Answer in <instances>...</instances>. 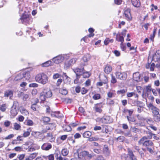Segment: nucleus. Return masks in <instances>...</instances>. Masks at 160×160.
<instances>
[{
	"instance_id": "1",
	"label": "nucleus",
	"mask_w": 160,
	"mask_h": 160,
	"mask_svg": "<svg viewBox=\"0 0 160 160\" xmlns=\"http://www.w3.org/2000/svg\"><path fill=\"white\" fill-rule=\"evenodd\" d=\"M36 81L39 83L45 84L48 82V77L44 73L38 74L35 77Z\"/></svg>"
},
{
	"instance_id": "2",
	"label": "nucleus",
	"mask_w": 160,
	"mask_h": 160,
	"mask_svg": "<svg viewBox=\"0 0 160 160\" xmlns=\"http://www.w3.org/2000/svg\"><path fill=\"white\" fill-rule=\"evenodd\" d=\"M20 19L22 23L26 25L30 24V22H32V19L30 18V15L27 13L26 11H24V12L21 15Z\"/></svg>"
},
{
	"instance_id": "3",
	"label": "nucleus",
	"mask_w": 160,
	"mask_h": 160,
	"mask_svg": "<svg viewBox=\"0 0 160 160\" xmlns=\"http://www.w3.org/2000/svg\"><path fill=\"white\" fill-rule=\"evenodd\" d=\"M52 96V93L51 91L45 90L40 93L39 98L42 101H44L46 98H50Z\"/></svg>"
},
{
	"instance_id": "4",
	"label": "nucleus",
	"mask_w": 160,
	"mask_h": 160,
	"mask_svg": "<svg viewBox=\"0 0 160 160\" xmlns=\"http://www.w3.org/2000/svg\"><path fill=\"white\" fill-rule=\"evenodd\" d=\"M93 155L92 153H90L89 152L83 151L80 153V156L79 157V160H86L85 158L89 159L91 158Z\"/></svg>"
},
{
	"instance_id": "5",
	"label": "nucleus",
	"mask_w": 160,
	"mask_h": 160,
	"mask_svg": "<svg viewBox=\"0 0 160 160\" xmlns=\"http://www.w3.org/2000/svg\"><path fill=\"white\" fill-rule=\"evenodd\" d=\"M145 88L146 91V92L145 93L144 92L142 94V96L143 98L146 99L149 95H151V92L152 90V85L151 84H149L147 86H145Z\"/></svg>"
},
{
	"instance_id": "6",
	"label": "nucleus",
	"mask_w": 160,
	"mask_h": 160,
	"mask_svg": "<svg viewBox=\"0 0 160 160\" xmlns=\"http://www.w3.org/2000/svg\"><path fill=\"white\" fill-rule=\"evenodd\" d=\"M97 121L103 123H108L112 122V119L109 116H105L101 118H97Z\"/></svg>"
},
{
	"instance_id": "7",
	"label": "nucleus",
	"mask_w": 160,
	"mask_h": 160,
	"mask_svg": "<svg viewBox=\"0 0 160 160\" xmlns=\"http://www.w3.org/2000/svg\"><path fill=\"white\" fill-rule=\"evenodd\" d=\"M148 106V108L152 111V113L154 115H157L159 114V109L152 103H149Z\"/></svg>"
},
{
	"instance_id": "8",
	"label": "nucleus",
	"mask_w": 160,
	"mask_h": 160,
	"mask_svg": "<svg viewBox=\"0 0 160 160\" xmlns=\"http://www.w3.org/2000/svg\"><path fill=\"white\" fill-rule=\"evenodd\" d=\"M56 126V125L55 123H49L46 127V130H43L42 131V132L44 133L47 132V130H55Z\"/></svg>"
},
{
	"instance_id": "9",
	"label": "nucleus",
	"mask_w": 160,
	"mask_h": 160,
	"mask_svg": "<svg viewBox=\"0 0 160 160\" xmlns=\"http://www.w3.org/2000/svg\"><path fill=\"white\" fill-rule=\"evenodd\" d=\"M64 59V57L62 55H59L54 58L52 60L56 64L62 62Z\"/></svg>"
},
{
	"instance_id": "10",
	"label": "nucleus",
	"mask_w": 160,
	"mask_h": 160,
	"mask_svg": "<svg viewBox=\"0 0 160 160\" xmlns=\"http://www.w3.org/2000/svg\"><path fill=\"white\" fill-rule=\"evenodd\" d=\"M115 75L117 78L121 80H125L127 78V74L124 72H117L115 73Z\"/></svg>"
},
{
	"instance_id": "11",
	"label": "nucleus",
	"mask_w": 160,
	"mask_h": 160,
	"mask_svg": "<svg viewBox=\"0 0 160 160\" xmlns=\"http://www.w3.org/2000/svg\"><path fill=\"white\" fill-rule=\"evenodd\" d=\"M90 59V57L88 55H84L83 57L82 60H81V63L80 65L81 66H85L87 65V62Z\"/></svg>"
},
{
	"instance_id": "12",
	"label": "nucleus",
	"mask_w": 160,
	"mask_h": 160,
	"mask_svg": "<svg viewBox=\"0 0 160 160\" xmlns=\"http://www.w3.org/2000/svg\"><path fill=\"white\" fill-rule=\"evenodd\" d=\"M133 78L134 80L137 82L140 81L142 79L141 76L138 72L133 73Z\"/></svg>"
},
{
	"instance_id": "13",
	"label": "nucleus",
	"mask_w": 160,
	"mask_h": 160,
	"mask_svg": "<svg viewBox=\"0 0 160 160\" xmlns=\"http://www.w3.org/2000/svg\"><path fill=\"white\" fill-rule=\"evenodd\" d=\"M103 108V104L102 103H97L95 105L94 109L97 112L101 113L102 111V108Z\"/></svg>"
},
{
	"instance_id": "14",
	"label": "nucleus",
	"mask_w": 160,
	"mask_h": 160,
	"mask_svg": "<svg viewBox=\"0 0 160 160\" xmlns=\"http://www.w3.org/2000/svg\"><path fill=\"white\" fill-rule=\"evenodd\" d=\"M72 70L76 73L77 76L79 77L82 74L83 72L84 71L83 68L81 69L78 68H76L72 69Z\"/></svg>"
},
{
	"instance_id": "15",
	"label": "nucleus",
	"mask_w": 160,
	"mask_h": 160,
	"mask_svg": "<svg viewBox=\"0 0 160 160\" xmlns=\"http://www.w3.org/2000/svg\"><path fill=\"white\" fill-rule=\"evenodd\" d=\"M152 60L155 62L160 61V50L157 51L153 55Z\"/></svg>"
},
{
	"instance_id": "16",
	"label": "nucleus",
	"mask_w": 160,
	"mask_h": 160,
	"mask_svg": "<svg viewBox=\"0 0 160 160\" xmlns=\"http://www.w3.org/2000/svg\"><path fill=\"white\" fill-rule=\"evenodd\" d=\"M52 147V146L50 143H45L42 145L41 148L43 150L47 151L51 148Z\"/></svg>"
},
{
	"instance_id": "17",
	"label": "nucleus",
	"mask_w": 160,
	"mask_h": 160,
	"mask_svg": "<svg viewBox=\"0 0 160 160\" xmlns=\"http://www.w3.org/2000/svg\"><path fill=\"white\" fill-rule=\"evenodd\" d=\"M10 113L12 116H15L18 114V111L16 106L13 105L11 108Z\"/></svg>"
},
{
	"instance_id": "18",
	"label": "nucleus",
	"mask_w": 160,
	"mask_h": 160,
	"mask_svg": "<svg viewBox=\"0 0 160 160\" xmlns=\"http://www.w3.org/2000/svg\"><path fill=\"white\" fill-rule=\"evenodd\" d=\"M22 79H23V80H24L23 73L21 72L16 76L14 78V80L18 81Z\"/></svg>"
},
{
	"instance_id": "19",
	"label": "nucleus",
	"mask_w": 160,
	"mask_h": 160,
	"mask_svg": "<svg viewBox=\"0 0 160 160\" xmlns=\"http://www.w3.org/2000/svg\"><path fill=\"white\" fill-rule=\"evenodd\" d=\"M112 70V67L108 64L106 65L104 69V71L105 73L108 74L109 73L111 72Z\"/></svg>"
},
{
	"instance_id": "20",
	"label": "nucleus",
	"mask_w": 160,
	"mask_h": 160,
	"mask_svg": "<svg viewBox=\"0 0 160 160\" xmlns=\"http://www.w3.org/2000/svg\"><path fill=\"white\" fill-rule=\"evenodd\" d=\"M21 113L24 115H27L29 114L28 112L23 107H20L19 108Z\"/></svg>"
},
{
	"instance_id": "21",
	"label": "nucleus",
	"mask_w": 160,
	"mask_h": 160,
	"mask_svg": "<svg viewBox=\"0 0 160 160\" xmlns=\"http://www.w3.org/2000/svg\"><path fill=\"white\" fill-rule=\"evenodd\" d=\"M133 5L136 7H139L140 5V2L139 0H131Z\"/></svg>"
},
{
	"instance_id": "22",
	"label": "nucleus",
	"mask_w": 160,
	"mask_h": 160,
	"mask_svg": "<svg viewBox=\"0 0 160 160\" xmlns=\"http://www.w3.org/2000/svg\"><path fill=\"white\" fill-rule=\"evenodd\" d=\"M148 139L146 138V136H143L138 141V143L139 145L142 144L143 146Z\"/></svg>"
},
{
	"instance_id": "23",
	"label": "nucleus",
	"mask_w": 160,
	"mask_h": 160,
	"mask_svg": "<svg viewBox=\"0 0 160 160\" xmlns=\"http://www.w3.org/2000/svg\"><path fill=\"white\" fill-rule=\"evenodd\" d=\"M116 95L115 91L114 90H110L107 93V95L108 97L111 98L115 96Z\"/></svg>"
},
{
	"instance_id": "24",
	"label": "nucleus",
	"mask_w": 160,
	"mask_h": 160,
	"mask_svg": "<svg viewBox=\"0 0 160 160\" xmlns=\"http://www.w3.org/2000/svg\"><path fill=\"white\" fill-rule=\"evenodd\" d=\"M23 73V79L25 80H28L30 78L31 76L30 72L29 71L27 72H22Z\"/></svg>"
},
{
	"instance_id": "25",
	"label": "nucleus",
	"mask_w": 160,
	"mask_h": 160,
	"mask_svg": "<svg viewBox=\"0 0 160 160\" xmlns=\"http://www.w3.org/2000/svg\"><path fill=\"white\" fill-rule=\"evenodd\" d=\"M124 13L128 19L131 20L132 19V17L130 11H125Z\"/></svg>"
},
{
	"instance_id": "26",
	"label": "nucleus",
	"mask_w": 160,
	"mask_h": 160,
	"mask_svg": "<svg viewBox=\"0 0 160 160\" xmlns=\"http://www.w3.org/2000/svg\"><path fill=\"white\" fill-rule=\"evenodd\" d=\"M153 145V144L152 141L147 140L143 146L147 147H149L152 146Z\"/></svg>"
},
{
	"instance_id": "27",
	"label": "nucleus",
	"mask_w": 160,
	"mask_h": 160,
	"mask_svg": "<svg viewBox=\"0 0 160 160\" xmlns=\"http://www.w3.org/2000/svg\"><path fill=\"white\" fill-rule=\"evenodd\" d=\"M146 134L148 135L147 136H146V138L148 139H152V136H155V134H153L152 132L151 131L149 130L146 131Z\"/></svg>"
},
{
	"instance_id": "28",
	"label": "nucleus",
	"mask_w": 160,
	"mask_h": 160,
	"mask_svg": "<svg viewBox=\"0 0 160 160\" xmlns=\"http://www.w3.org/2000/svg\"><path fill=\"white\" fill-rule=\"evenodd\" d=\"M116 40L118 41L121 42L122 43L124 41V38L123 36H121L120 34H118L116 35Z\"/></svg>"
},
{
	"instance_id": "29",
	"label": "nucleus",
	"mask_w": 160,
	"mask_h": 160,
	"mask_svg": "<svg viewBox=\"0 0 160 160\" xmlns=\"http://www.w3.org/2000/svg\"><path fill=\"white\" fill-rule=\"evenodd\" d=\"M108 82V80L107 78L104 77V79L101 82H98L97 83V86H102V85L103 84H105L106 83H107Z\"/></svg>"
},
{
	"instance_id": "30",
	"label": "nucleus",
	"mask_w": 160,
	"mask_h": 160,
	"mask_svg": "<svg viewBox=\"0 0 160 160\" xmlns=\"http://www.w3.org/2000/svg\"><path fill=\"white\" fill-rule=\"evenodd\" d=\"M13 92L11 90H8L6 91L4 93V96L5 97H9L10 98L12 96Z\"/></svg>"
},
{
	"instance_id": "31",
	"label": "nucleus",
	"mask_w": 160,
	"mask_h": 160,
	"mask_svg": "<svg viewBox=\"0 0 160 160\" xmlns=\"http://www.w3.org/2000/svg\"><path fill=\"white\" fill-rule=\"evenodd\" d=\"M31 131V129L29 128L27 129V131L24 132L23 134V136L24 137H26L30 135V132Z\"/></svg>"
},
{
	"instance_id": "32",
	"label": "nucleus",
	"mask_w": 160,
	"mask_h": 160,
	"mask_svg": "<svg viewBox=\"0 0 160 160\" xmlns=\"http://www.w3.org/2000/svg\"><path fill=\"white\" fill-rule=\"evenodd\" d=\"M113 42L112 39H110L109 38H106L104 41V44L105 45H108L109 43H112Z\"/></svg>"
},
{
	"instance_id": "33",
	"label": "nucleus",
	"mask_w": 160,
	"mask_h": 160,
	"mask_svg": "<svg viewBox=\"0 0 160 160\" xmlns=\"http://www.w3.org/2000/svg\"><path fill=\"white\" fill-rule=\"evenodd\" d=\"M92 135V133L89 131H87L84 132L83 134V136L84 138H88Z\"/></svg>"
},
{
	"instance_id": "34",
	"label": "nucleus",
	"mask_w": 160,
	"mask_h": 160,
	"mask_svg": "<svg viewBox=\"0 0 160 160\" xmlns=\"http://www.w3.org/2000/svg\"><path fill=\"white\" fill-rule=\"evenodd\" d=\"M24 123L27 125L30 126H32L34 123L30 119L26 120Z\"/></svg>"
},
{
	"instance_id": "35",
	"label": "nucleus",
	"mask_w": 160,
	"mask_h": 160,
	"mask_svg": "<svg viewBox=\"0 0 160 160\" xmlns=\"http://www.w3.org/2000/svg\"><path fill=\"white\" fill-rule=\"evenodd\" d=\"M41 134V133L39 132L32 131V135L35 138H38Z\"/></svg>"
},
{
	"instance_id": "36",
	"label": "nucleus",
	"mask_w": 160,
	"mask_h": 160,
	"mask_svg": "<svg viewBox=\"0 0 160 160\" xmlns=\"http://www.w3.org/2000/svg\"><path fill=\"white\" fill-rule=\"evenodd\" d=\"M42 157L46 159H48L49 160H54V157L53 154H50L47 156H43Z\"/></svg>"
},
{
	"instance_id": "37",
	"label": "nucleus",
	"mask_w": 160,
	"mask_h": 160,
	"mask_svg": "<svg viewBox=\"0 0 160 160\" xmlns=\"http://www.w3.org/2000/svg\"><path fill=\"white\" fill-rule=\"evenodd\" d=\"M59 92L62 94L63 95H66L68 93L67 90L65 89L61 88L59 90Z\"/></svg>"
},
{
	"instance_id": "38",
	"label": "nucleus",
	"mask_w": 160,
	"mask_h": 160,
	"mask_svg": "<svg viewBox=\"0 0 160 160\" xmlns=\"http://www.w3.org/2000/svg\"><path fill=\"white\" fill-rule=\"evenodd\" d=\"M31 108L34 111H36L38 110V107L36 103L32 104L31 107Z\"/></svg>"
},
{
	"instance_id": "39",
	"label": "nucleus",
	"mask_w": 160,
	"mask_h": 160,
	"mask_svg": "<svg viewBox=\"0 0 160 160\" xmlns=\"http://www.w3.org/2000/svg\"><path fill=\"white\" fill-rule=\"evenodd\" d=\"M52 64V62L50 61H47L42 64V66L44 67H48L51 65Z\"/></svg>"
},
{
	"instance_id": "40",
	"label": "nucleus",
	"mask_w": 160,
	"mask_h": 160,
	"mask_svg": "<svg viewBox=\"0 0 160 160\" xmlns=\"http://www.w3.org/2000/svg\"><path fill=\"white\" fill-rule=\"evenodd\" d=\"M94 34L93 33V32L90 33V34H89V35L85 36L83 38H82L81 39V40H83L85 42H86L87 41L86 40V38H88V37H93L94 36Z\"/></svg>"
},
{
	"instance_id": "41",
	"label": "nucleus",
	"mask_w": 160,
	"mask_h": 160,
	"mask_svg": "<svg viewBox=\"0 0 160 160\" xmlns=\"http://www.w3.org/2000/svg\"><path fill=\"white\" fill-rule=\"evenodd\" d=\"M83 77L84 78H88L89 77L90 75V73L88 72H83L82 73Z\"/></svg>"
},
{
	"instance_id": "42",
	"label": "nucleus",
	"mask_w": 160,
	"mask_h": 160,
	"mask_svg": "<svg viewBox=\"0 0 160 160\" xmlns=\"http://www.w3.org/2000/svg\"><path fill=\"white\" fill-rule=\"evenodd\" d=\"M38 155V153H33L30 155L28 158L30 160H32L35 158Z\"/></svg>"
},
{
	"instance_id": "43",
	"label": "nucleus",
	"mask_w": 160,
	"mask_h": 160,
	"mask_svg": "<svg viewBox=\"0 0 160 160\" xmlns=\"http://www.w3.org/2000/svg\"><path fill=\"white\" fill-rule=\"evenodd\" d=\"M6 108V105L5 104H3L1 105H0V110L2 112L5 111Z\"/></svg>"
},
{
	"instance_id": "44",
	"label": "nucleus",
	"mask_w": 160,
	"mask_h": 160,
	"mask_svg": "<svg viewBox=\"0 0 160 160\" xmlns=\"http://www.w3.org/2000/svg\"><path fill=\"white\" fill-rule=\"evenodd\" d=\"M156 31H157V28H154L153 30V34L152 35H150V39L152 41L153 40L154 38V37L155 36Z\"/></svg>"
},
{
	"instance_id": "45",
	"label": "nucleus",
	"mask_w": 160,
	"mask_h": 160,
	"mask_svg": "<svg viewBox=\"0 0 160 160\" xmlns=\"http://www.w3.org/2000/svg\"><path fill=\"white\" fill-rule=\"evenodd\" d=\"M68 153V150L66 149H64L62 151V154L63 156H67Z\"/></svg>"
},
{
	"instance_id": "46",
	"label": "nucleus",
	"mask_w": 160,
	"mask_h": 160,
	"mask_svg": "<svg viewBox=\"0 0 160 160\" xmlns=\"http://www.w3.org/2000/svg\"><path fill=\"white\" fill-rule=\"evenodd\" d=\"M42 120L45 123H47L50 121L49 118L46 117H44L42 118Z\"/></svg>"
},
{
	"instance_id": "47",
	"label": "nucleus",
	"mask_w": 160,
	"mask_h": 160,
	"mask_svg": "<svg viewBox=\"0 0 160 160\" xmlns=\"http://www.w3.org/2000/svg\"><path fill=\"white\" fill-rule=\"evenodd\" d=\"M100 95L98 93L95 94L92 97V98L94 100H98L100 98Z\"/></svg>"
},
{
	"instance_id": "48",
	"label": "nucleus",
	"mask_w": 160,
	"mask_h": 160,
	"mask_svg": "<svg viewBox=\"0 0 160 160\" xmlns=\"http://www.w3.org/2000/svg\"><path fill=\"white\" fill-rule=\"evenodd\" d=\"M77 59L76 58H73L70 59L69 61V65L74 64L76 61Z\"/></svg>"
},
{
	"instance_id": "49",
	"label": "nucleus",
	"mask_w": 160,
	"mask_h": 160,
	"mask_svg": "<svg viewBox=\"0 0 160 160\" xmlns=\"http://www.w3.org/2000/svg\"><path fill=\"white\" fill-rule=\"evenodd\" d=\"M154 119L156 122H160V114L159 116L155 115L154 117Z\"/></svg>"
},
{
	"instance_id": "50",
	"label": "nucleus",
	"mask_w": 160,
	"mask_h": 160,
	"mask_svg": "<svg viewBox=\"0 0 160 160\" xmlns=\"http://www.w3.org/2000/svg\"><path fill=\"white\" fill-rule=\"evenodd\" d=\"M61 77V75L58 73L54 74L53 76V78L54 79H57Z\"/></svg>"
},
{
	"instance_id": "51",
	"label": "nucleus",
	"mask_w": 160,
	"mask_h": 160,
	"mask_svg": "<svg viewBox=\"0 0 160 160\" xmlns=\"http://www.w3.org/2000/svg\"><path fill=\"white\" fill-rule=\"evenodd\" d=\"M104 153L107 156H109L110 154V151L108 150V147H104Z\"/></svg>"
},
{
	"instance_id": "52",
	"label": "nucleus",
	"mask_w": 160,
	"mask_h": 160,
	"mask_svg": "<svg viewBox=\"0 0 160 160\" xmlns=\"http://www.w3.org/2000/svg\"><path fill=\"white\" fill-rule=\"evenodd\" d=\"M125 139V137L123 136H120L117 138V140L120 142L123 141Z\"/></svg>"
},
{
	"instance_id": "53",
	"label": "nucleus",
	"mask_w": 160,
	"mask_h": 160,
	"mask_svg": "<svg viewBox=\"0 0 160 160\" xmlns=\"http://www.w3.org/2000/svg\"><path fill=\"white\" fill-rule=\"evenodd\" d=\"M20 127L21 126L19 124L17 123H14V128L15 130H18L20 128Z\"/></svg>"
},
{
	"instance_id": "54",
	"label": "nucleus",
	"mask_w": 160,
	"mask_h": 160,
	"mask_svg": "<svg viewBox=\"0 0 160 160\" xmlns=\"http://www.w3.org/2000/svg\"><path fill=\"white\" fill-rule=\"evenodd\" d=\"M63 130L65 131L69 132L71 130V128L70 126H66L65 128H63Z\"/></svg>"
},
{
	"instance_id": "55",
	"label": "nucleus",
	"mask_w": 160,
	"mask_h": 160,
	"mask_svg": "<svg viewBox=\"0 0 160 160\" xmlns=\"http://www.w3.org/2000/svg\"><path fill=\"white\" fill-rule=\"evenodd\" d=\"M38 93V91L36 89H33L31 92V94L32 96H35Z\"/></svg>"
},
{
	"instance_id": "56",
	"label": "nucleus",
	"mask_w": 160,
	"mask_h": 160,
	"mask_svg": "<svg viewBox=\"0 0 160 160\" xmlns=\"http://www.w3.org/2000/svg\"><path fill=\"white\" fill-rule=\"evenodd\" d=\"M112 79L111 80V82L112 83H115L117 82V80L112 75Z\"/></svg>"
},
{
	"instance_id": "57",
	"label": "nucleus",
	"mask_w": 160,
	"mask_h": 160,
	"mask_svg": "<svg viewBox=\"0 0 160 160\" xmlns=\"http://www.w3.org/2000/svg\"><path fill=\"white\" fill-rule=\"evenodd\" d=\"M38 86V84H37L36 83H31V84H29V87L35 88V87H37Z\"/></svg>"
},
{
	"instance_id": "58",
	"label": "nucleus",
	"mask_w": 160,
	"mask_h": 160,
	"mask_svg": "<svg viewBox=\"0 0 160 160\" xmlns=\"http://www.w3.org/2000/svg\"><path fill=\"white\" fill-rule=\"evenodd\" d=\"M152 92L153 94V95L155 96H157L158 95V93L157 92V88H156V89H152Z\"/></svg>"
},
{
	"instance_id": "59",
	"label": "nucleus",
	"mask_w": 160,
	"mask_h": 160,
	"mask_svg": "<svg viewBox=\"0 0 160 160\" xmlns=\"http://www.w3.org/2000/svg\"><path fill=\"white\" fill-rule=\"evenodd\" d=\"M154 85L157 87H158L160 85V82L159 80H156L154 81Z\"/></svg>"
},
{
	"instance_id": "60",
	"label": "nucleus",
	"mask_w": 160,
	"mask_h": 160,
	"mask_svg": "<svg viewBox=\"0 0 160 160\" xmlns=\"http://www.w3.org/2000/svg\"><path fill=\"white\" fill-rule=\"evenodd\" d=\"M62 79L60 78L59 79L56 83V85L57 86H59V85L61 84V83L62 82Z\"/></svg>"
},
{
	"instance_id": "61",
	"label": "nucleus",
	"mask_w": 160,
	"mask_h": 160,
	"mask_svg": "<svg viewBox=\"0 0 160 160\" xmlns=\"http://www.w3.org/2000/svg\"><path fill=\"white\" fill-rule=\"evenodd\" d=\"M122 0H114V3L117 5H120L122 2Z\"/></svg>"
},
{
	"instance_id": "62",
	"label": "nucleus",
	"mask_w": 160,
	"mask_h": 160,
	"mask_svg": "<svg viewBox=\"0 0 160 160\" xmlns=\"http://www.w3.org/2000/svg\"><path fill=\"white\" fill-rule=\"evenodd\" d=\"M147 122L148 124L150 125V126H151V125H152L153 123H154L153 121L151 119H148L147 120Z\"/></svg>"
},
{
	"instance_id": "63",
	"label": "nucleus",
	"mask_w": 160,
	"mask_h": 160,
	"mask_svg": "<svg viewBox=\"0 0 160 160\" xmlns=\"http://www.w3.org/2000/svg\"><path fill=\"white\" fill-rule=\"evenodd\" d=\"M120 47L122 51H124L126 49V46L125 45H124L123 43H121L120 44Z\"/></svg>"
},
{
	"instance_id": "64",
	"label": "nucleus",
	"mask_w": 160,
	"mask_h": 160,
	"mask_svg": "<svg viewBox=\"0 0 160 160\" xmlns=\"http://www.w3.org/2000/svg\"><path fill=\"white\" fill-rule=\"evenodd\" d=\"M95 160H105V159L102 156H99L97 157Z\"/></svg>"
}]
</instances>
